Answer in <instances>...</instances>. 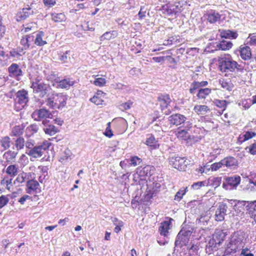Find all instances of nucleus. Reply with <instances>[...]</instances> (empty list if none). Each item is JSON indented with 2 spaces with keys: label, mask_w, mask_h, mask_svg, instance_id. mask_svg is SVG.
<instances>
[{
  "label": "nucleus",
  "mask_w": 256,
  "mask_h": 256,
  "mask_svg": "<svg viewBox=\"0 0 256 256\" xmlns=\"http://www.w3.org/2000/svg\"><path fill=\"white\" fill-rule=\"evenodd\" d=\"M218 68L222 72H225V75H228L236 70H242L240 65L236 62L232 60L229 54H224L218 56Z\"/></svg>",
  "instance_id": "nucleus-1"
},
{
  "label": "nucleus",
  "mask_w": 256,
  "mask_h": 256,
  "mask_svg": "<svg viewBox=\"0 0 256 256\" xmlns=\"http://www.w3.org/2000/svg\"><path fill=\"white\" fill-rule=\"evenodd\" d=\"M244 234L242 232H235L228 240L224 254L228 255L234 254L244 248Z\"/></svg>",
  "instance_id": "nucleus-2"
},
{
  "label": "nucleus",
  "mask_w": 256,
  "mask_h": 256,
  "mask_svg": "<svg viewBox=\"0 0 256 256\" xmlns=\"http://www.w3.org/2000/svg\"><path fill=\"white\" fill-rule=\"evenodd\" d=\"M68 98L62 93H53L45 100L44 102L50 108L60 109L66 106Z\"/></svg>",
  "instance_id": "nucleus-3"
},
{
  "label": "nucleus",
  "mask_w": 256,
  "mask_h": 256,
  "mask_svg": "<svg viewBox=\"0 0 256 256\" xmlns=\"http://www.w3.org/2000/svg\"><path fill=\"white\" fill-rule=\"evenodd\" d=\"M30 88L33 89L34 92L40 98L48 96L52 90L49 84L44 83L41 78H38L31 81Z\"/></svg>",
  "instance_id": "nucleus-4"
},
{
  "label": "nucleus",
  "mask_w": 256,
  "mask_h": 256,
  "mask_svg": "<svg viewBox=\"0 0 256 256\" xmlns=\"http://www.w3.org/2000/svg\"><path fill=\"white\" fill-rule=\"evenodd\" d=\"M28 92L24 90H20L16 94L14 100V109L20 111L26 105L28 102Z\"/></svg>",
  "instance_id": "nucleus-5"
},
{
  "label": "nucleus",
  "mask_w": 256,
  "mask_h": 256,
  "mask_svg": "<svg viewBox=\"0 0 256 256\" xmlns=\"http://www.w3.org/2000/svg\"><path fill=\"white\" fill-rule=\"evenodd\" d=\"M34 35H26L23 36L20 40V44L22 46V48H18L17 51L12 52L11 54L13 56H22L24 54V50L28 49L32 42L34 41Z\"/></svg>",
  "instance_id": "nucleus-6"
},
{
  "label": "nucleus",
  "mask_w": 256,
  "mask_h": 256,
  "mask_svg": "<svg viewBox=\"0 0 256 256\" xmlns=\"http://www.w3.org/2000/svg\"><path fill=\"white\" fill-rule=\"evenodd\" d=\"M50 146V142L44 141L42 144L34 146L31 150H26V153L32 158H40L42 156L46 150H48Z\"/></svg>",
  "instance_id": "nucleus-7"
},
{
  "label": "nucleus",
  "mask_w": 256,
  "mask_h": 256,
  "mask_svg": "<svg viewBox=\"0 0 256 256\" xmlns=\"http://www.w3.org/2000/svg\"><path fill=\"white\" fill-rule=\"evenodd\" d=\"M170 164L179 170H185L188 162L184 158L171 156L169 158Z\"/></svg>",
  "instance_id": "nucleus-8"
},
{
  "label": "nucleus",
  "mask_w": 256,
  "mask_h": 256,
  "mask_svg": "<svg viewBox=\"0 0 256 256\" xmlns=\"http://www.w3.org/2000/svg\"><path fill=\"white\" fill-rule=\"evenodd\" d=\"M153 168L150 166H146L142 168H138L137 169L136 174L134 175V180L136 181L139 179L138 182L140 181L146 180V177L152 175V170Z\"/></svg>",
  "instance_id": "nucleus-9"
},
{
  "label": "nucleus",
  "mask_w": 256,
  "mask_h": 256,
  "mask_svg": "<svg viewBox=\"0 0 256 256\" xmlns=\"http://www.w3.org/2000/svg\"><path fill=\"white\" fill-rule=\"evenodd\" d=\"M32 116L35 120L40 121L42 120H46V118H52V114L48 110L42 108L34 110Z\"/></svg>",
  "instance_id": "nucleus-10"
},
{
  "label": "nucleus",
  "mask_w": 256,
  "mask_h": 256,
  "mask_svg": "<svg viewBox=\"0 0 256 256\" xmlns=\"http://www.w3.org/2000/svg\"><path fill=\"white\" fill-rule=\"evenodd\" d=\"M241 178L239 176L234 175L226 178V182L222 184L223 188L226 190H231L236 187L240 184Z\"/></svg>",
  "instance_id": "nucleus-11"
},
{
  "label": "nucleus",
  "mask_w": 256,
  "mask_h": 256,
  "mask_svg": "<svg viewBox=\"0 0 256 256\" xmlns=\"http://www.w3.org/2000/svg\"><path fill=\"white\" fill-rule=\"evenodd\" d=\"M232 46L233 44L230 41L223 40L221 41L220 43L216 44V46H215L214 50H208L209 48V47H208L206 48V50L210 52H213L214 51L220 50H227L230 49L232 48Z\"/></svg>",
  "instance_id": "nucleus-12"
},
{
  "label": "nucleus",
  "mask_w": 256,
  "mask_h": 256,
  "mask_svg": "<svg viewBox=\"0 0 256 256\" xmlns=\"http://www.w3.org/2000/svg\"><path fill=\"white\" fill-rule=\"evenodd\" d=\"M34 13V10L28 6V8H24L21 11L18 12L16 19L17 21L23 20L33 14Z\"/></svg>",
  "instance_id": "nucleus-13"
},
{
  "label": "nucleus",
  "mask_w": 256,
  "mask_h": 256,
  "mask_svg": "<svg viewBox=\"0 0 256 256\" xmlns=\"http://www.w3.org/2000/svg\"><path fill=\"white\" fill-rule=\"evenodd\" d=\"M226 210L227 206L226 204H220L215 212V220L218 222L224 220Z\"/></svg>",
  "instance_id": "nucleus-14"
},
{
  "label": "nucleus",
  "mask_w": 256,
  "mask_h": 256,
  "mask_svg": "<svg viewBox=\"0 0 256 256\" xmlns=\"http://www.w3.org/2000/svg\"><path fill=\"white\" fill-rule=\"evenodd\" d=\"M26 186L28 187L26 192L29 194L40 192L39 183L36 180H32L28 181Z\"/></svg>",
  "instance_id": "nucleus-15"
},
{
  "label": "nucleus",
  "mask_w": 256,
  "mask_h": 256,
  "mask_svg": "<svg viewBox=\"0 0 256 256\" xmlns=\"http://www.w3.org/2000/svg\"><path fill=\"white\" fill-rule=\"evenodd\" d=\"M186 118L182 114H176L169 116L168 120L172 125L178 126L184 123Z\"/></svg>",
  "instance_id": "nucleus-16"
},
{
  "label": "nucleus",
  "mask_w": 256,
  "mask_h": 256,
  "mask_svg": "<svg viewBox=\"0 0 256 256\" xmlns=\"http://www.w3.org/2000/svg\"><path fill=\"white\" fill-rule=\"evenodd\" d=\"M224 166L230 169H234L238 166V160L232 156H227L222 160Z\"/></svg>",
  "instance_id": "nucleus-17"
},
{
  "label": "nucleus",
  "mask_w": 256,
  "mask_h": 256,
  "mask_svg": "<svg viewBox=\"0 0 256 256\" xmlns=\"http://www.w3.org/2000/svg\"><path fill=\"white\" fill-rule=\"evenodd\" d=\"M162 10L163 13L168 16L176 15L180 10V8L178 6L174 5L164 6L162 7Z\"/></svg>",
  "instance_id": "nucleus-18"
},
{
  "label": "nucleus",
  "mask_w": 256,
  "mask_h": 256,
  "mask_svg": "<svg viewBox=\"0 0 256 256\" xmlns=\"http://www.w3.org/2000/svg\"><path fill=\"white\" fill-rule=\"evenodd\" d=\"M246 210L250 218L253 219L256 223V200L248 204Z\"/></svg>",
  "instance_id": "nucleus-19"
},
{
  "label": "nucleus",
  "mask_w": 256,
  "mask_h": 256,
  "mask_svg": "<svg viewBox=\"0 0 256 256\" xmlns=\"http://www.w3.org/2000/svg\"><path fill=\"white\" fill-rule=\"evenodd\" d=\"M49 121L47 120H43L42 124L44 126L43 128L44 131L47 134L50 136H54L58 132V129L52 124H48Z\"/></svg>",
  "instance_id": "nucleus-20"
},
{
  "label": "nucleus",
  "mask_w": 256,
  "mask_h": 256,
  "mask_svg": "<svg viewBox=\"0 0 256 256\" xmlns=\"http://www.w3.org/2000/svg\"><path fill=\"white\" fill-rule=\"evenodd\" d=\"M226 233L224 230H216L212 234V237L214 238L217 244L220 246L226 238Z\"/></svg>",
  "instance_id": "nucleus-21"
},
{
  "label": "nucleus",
  "mask_w": 256,
  "mask_h": 256,
  "mask_svg": "<svg viewBox=\"0 0 256 256\" xmlns=\"http://www.w3.org/2000/svg\"><path fill=\"white\" fill-rule=\"evenodd\" d=\"M171 220H172V219L170 218L168 221H164L161 223L159 227V232L162 236H164V237L167 236L168 230L170 228Z\"/></svg>",
  "instance_id": "nucleus-22"
},
{
  "label": "nucleus",
  "mask_w": 256,
  "mask_h": 256,
  "mask_svg": "<svg viewBox=\"0 0 256 256\" xmlns=\"http://www.w3.org/2000/svg\"><path fill=\"white\" fill-rule=\"evenodd\" d=\"M57 85L56 87L57 88H69L71 86L74 84V82L70 80V78H66L62 80L56 81Z\"/></svg>",
  "instance_id": "nucleus-23"
},
{
  "label": "nucleus",
  "mask_w": 256,
  "mask_h": 256,
  "mask_svg": "<svg viewBox=\"0 0 256 256\" xmlns=\"http://www.w3.org/2000/svg\"><path fill=\"white\" fill-rule=\"evenodd\" d=\"M206 16L208 21L211 24L215 23L220 18V15L219 13L214 10H212L208 12Z\"/></svg>",
  "instance_id": "nucleus-24"
},
{
  "label": "nucleus",
  "mask_w": 256,
  "mask_h": 256,
  "mask_svg": "<svg viewBox=\"0 0 256 256\" xmlns=\"http://www.w3.org/2000/svg\"><path fill=\"white\" fill-rule=\"evenodd\" d=\"M240 54L241 58L244 60L250 58L252 56L251 50L248 46H243L240 48Z\"/></svg>",
  "instance_id": "nucleus-25"
},
{
  "label": "nucleus",
  "mask_w": 256,
  "mask_h": 256,
  "mask_svg": "<svg viewBox=\"0 0 256 256\" xmlns=\"http://www.w3.org/2000/svg\"><path fill=\"white\" fill-rule=\"evenodd\" d=\"M158 100L162 110L166 108L171 102L168 95H162L158 96Z\"/></svg>",
  "instance_id": "nucleus-26"
},
{
  "label": "nucleus",
  "mask_w": 256,
  "mask_h": 256,
  "mask_svg": "<svg viewBox=\"0 0 256 256\" xmlns=\"http://www.w3.org/2000/svg\"><path fill=\"white\" fill-rule=\"evenodd\" d=\"M10 76H18L22 75V71L18 66L16 64H12L8 68Z\"/></svg>",
  "instance_id": "nucleus-27"
},
{
  "label": "nucleus",
  "mask_w": 256,
  "mask_h": 256,
  "mask_svg": "<svg viewBox=\"0 0 256 256\" xmlns=\"http://www.w3.org/2000/svg\"><path fill=\"white\" fill-rule=\"evenodd\" d=\"M219 32L221 37L224 38H236L238 36V34L236 32H234L229 30H220Z\"/></svg>",
  "instance_id": "nucleus-28"
},
{
  "label": "nucleus",
  "mask_w": 256,
  "mask_h": 256,
  "mask_svg": "<svg viewBox=\"0 0 256 256\" xmlns=\"http://www.w3.org/2000/svg\"><path fill=\"white\" fill-rule=\"evenodd\" d=\"M256 136V132L251 131H247L244 134H240L238 140L240 143H242V142L254 138Z\"/></svg>",
  "instance_id": "nucleus-29"
},
{
  "label": "nucleus",
  "mask_w": 256,
  "mask_h": 256,
  "mask_svg": "<svg viewBox=\"0 0 256 256\" xmlns=\"http://www.w3.org/2000/svg\"><path fill=\"white\" fill-rule=\"evenodd\" d=\"M234 210L236 211H239L240 212H243L244 210V207L246 208L248 204H250V202L246 201H240L234 200Z\"/></svg>",
  "instance_id": "nucleus-30"
},
{
  "label": "nucleus",
  "mask_w": 256,
  "mask_h": 256,
  "mask_svg": "<svg viewBox=\"0 0 256 256\" xmlns=\"http://www.w3.org/2000/svg\"><path fill=\"white\" fill-rule=\"evenodd\" d=\"M194 110L199 115H204L210 110L208 107L205 105H196L194 106Z\"/></svg>",
  "instance_id": "nucleus-31"
},
{
  "label": "nucleus",
  "mask_w": 256,
  "mask_h": 256,
  "mask_svg": "<svg viewBox=\"0 0 256 256\" xmlns=\"http://www.w3.org/2000/svg\"><path fill=\"white\" fill-rule=\"evenodd\" d=\"M118 36V32L116 30H112L110 32H107L104 33L100 38V41L104 40H110L114 39Z\"/></svg>",
  "instance_id": "nucleus-32"
},
{
  "label": "nucleus",
  "mask_w": 256,
  "mask_h": 256,
  "mask_svg": "<svg viewBox=\"0 0 256 256\" xmlns=\"http://www.w3.org/2000/svg\"><path fill=\"white\" fill-rule=\"evenodd\" d=\"M36 38H34V44L38 46H42L46 44V41L42 40V37L44 36V33L42 32H39L36 34L34 36Z\"/></svg>",
  "instance_id": "nucleus-33"
},
{
  "label": "nucleus",
  "mask_w": 256,
  "mask_h": 256,
  "mask_svg": "<svg viewBox=\"0 0 256 256\" xmlns=\"http://www.w3.org/2000/svg\"><path fill=\"white\" fill-rule=\"evenodd\" d=\"M219 246H220L216 242V240H214V238H213L212 237L211 238H210L208 244H206V250L210 252L212 250H216L217 249H218Z\"/></svg>",
  "instance_id": "nucleus-34"
},
{
  "label": "nucleus",
  "mask_w": 256,
  "mask_h": 256,
  "mask_svg": "<svg viewBox=\"0 0 256 256\" xmlns=\"http://www.w3.org/2000/svg\"><path fill=\"white\" fill-rule=\"evenodd\" d=\"M189 241V238L187 237L184 236H180V238H178V234L176 236V239L175 242V246H178L180 248L182 247L183 246H186L188 243Z\"/></svg>",
  "instance_id": "nucleus-35"
},
{
  "label": "nucleus",
  "mask_w": 256,
  "mask_h": 256,
  "mask_svg": "<svg viewBox=\"0 0 256 256\" xmlns=\"http://www.w3.org/2000/svg\"><path fill=\"white\" fill-rule=\"evenodd\" d=\"M146 144L147 146L153 148H156L158 146V141L156 140L154 136L152 134L150 135L147 138L146 142Z\"/></svg>",
  "instance_id": "nucleus-36"
},
{
  "label": "nucleus",
  "mask_w": 256,
  "mask_h": 256,
  "mask_svg": "<svg viewBox=\"0 0 256 256\" xmlns=\"http://www.w3.org/2000/svg\"><path fill=\"white\" fill-rule=\"evenodd\" d=\"M176 135L178 138L184 140L190 138V134L189 132L184 129H179L177 132Z\"/></svg>",
  "instance_id": "nucleus-37"
},
{
  "label": "nucleus",
  "mask_w": 256,
  "mask_h": 256,
  "mask_svg": "<svg viewBox=\"0 0 256 256\" xmlns=\"http://www.w3.org/2000/svg\"><path fill=\"white\" fill-rule=\"evenodd\" d=\"M211 92V90L208 88H200L197 94V96L200 99H204Z\"/></svg>",
  "instance_id": "nucleus-38"
},
{
  "label": "nucleus",
  "mask_w": 256,
  "mask_h": 256,
  "mask_svg": "<svg viewBox=\"0 0 256 256\" xmlns=\"http://www.w3.org/2000/svg\"><path fill=\"white\" fill-rule=\"evenodd\" d=\"M51 16L52 20L56 22H64L66 19L65 15L62 13H52Z\"/></svg>",
  "instance_id": "nucleus-39"
},
{
  "label": "nucleus",
  "mask_w": 256,
  "mask_h": 256,
  "mask_svg": "<svg viewBox=\"0 0 256 256\" xmlns=\"http://www.w3.org/2000/svg\"><path fill=\"white\" fill-rule=\"evenodd\" d=\"M18 154V151L8 150L4 154V158L8 162L13 160Z\"/></svg>",
  "instance_id": "nucleus-40"
},
{
  "label": "nucleus",
  "mask_w": 256,
  "mask_h": 256,
  "mask_svg": "<svg viewBox=\"0 0 256 256\" xmlns=\"http://www.w3.org/2000/svg\"><path fill=\"white\" fill-rule=\"evenodd\" d=\"M221 178H208V184H210L214 188H216L219 186L221 183Z\"/></svg>",
  "instance_id": "nucleus-41"
},
{
  "label": "nucleus",
  "mask_w": 256,
  "mask_h": 256,
  "mask_svg": "<svg viewBox=\"0 0 256 256\" xmlns=\"http://www.w3.org/2000/svg\"><path fill=\"white\" fill-rule=\"evenodd\" d=\"M216 106L220 108L223 112L226 108L228 102L225 100H214L213 102Z\"/></svg>",
  "instance_id": "nucleus-42"
},
{
  "label": "nucleus",
  "mask_w": 256,
  "mask_h": 256,
  "mask_svg": "<svg viewBox=\"0 0 256 256\" xmlns=\"http://www.w3.org/2000/svg\"><path fill=\"white\" fill-rule=\"evenodd\" d=\"M14 146L16 148V151L24 148L25 146V141L23 138L19 137L15 141Z\"/></svg>",
  "instance_id": "nucleus-43"
},
{
  "label": "nucleus",
  "mask_w": 256,
  "mask_h": 256,
  "mask_svg": "<svg viewBox=\"0 0 256 256\" xmlns=\"http://www.w3.org/2000/svg\"><path fill=\"white\" fill-rule=\"evenodd\" d=\"M198 246L192 244L188 251V256H200L198 254Z\"/></svg>",
  "instance_id": "nucleus-44"
},
{
  "label": "nucleus",
  "mask_w": 256,
  "mask_h": 256,
  "mask_svg": "<svg viewBox=\"0 0 256 256\" xmlns=\"http://www.w3.org/2000/svg\"><path fill=\"white\" fill-rule=\"evenodd\" d=\"M247 44L250 46H256V34H250L247 38Z\"/></svg>",
  "instance_id": "nucleus-45"
},
{
  "label": "nucleus",
  "mask_w": 256,
  "mask_h": 256,
  "mask_svg": "<svg viewBox=\"0 0 256 256\" xmlns=\"http://www.w3.org/2000/svg\"><path fill=\"white\" fill-rule=\"evenodd\" d=\"M6 172L11 176H14L17 174L18 168L14 165H10L6 168Z\"/></svg>",
  "instance_id": "nucleus-46"
},
{
  "label": "nucleus",
  "mask_w": 256,
  "mask_h": 256,
  "mask_svg": "<svg viewBox=\"0 0 256 256\" xmlns=\"http://www.w3.org/2000/svg\"><path fill=\"white\" fill-rule=\"evenodd\" d=\"M10 138L8 136H5L2 138L0 140L1 146L4 149H7L10 148Z\"/></svg>",
  "instance_id": "nucleus-47"
},
{
  "label": "nucleus",
  "mask_w": 256,
  "mask_h": 256,
  "mask_svg": "<svg viewBox=\"0 0 256 256\" xmlns=\"http://www.w3.org/2000/svg\"><path fill=\"white\" fill-rule=\"evenodd\" d=\"M106 82V80L105 78H96L94 81L93 82V84L96 86H98L100 87L103 86H105Z\"/></svg>",
  "instance_id": "nucleus-48"
},
{
  "label": "nucleus",
  "mask_w": 256,
  "mask_h": 256,
  "mask_svg": "<svg viewBox=\"0 0 256 256\" xmlns=\"http://www.w3.org/2000/svg\"><path fill=\"white\" fill-rule=\"evenodd\" d=\"M132 104L133 102L132 101L128 100L127 102L120 104L119 108L122 111L129 110L131 108Z\"/></svg>",
  "instance_id": "nucleus-49"
},
{
  "label": "nucleus",
  "mask_w": 256,
  "mask_h": 256,
  "mask_svg": "<svg viewBox=\"0 0 256 256\" xmlns=\"http://www.w3.org/2000/svg\"><path fill=\"white\" fill-rule=\"evenodd\" d=\"M187 190V188H185L180 189L176 194L174 196V200L180 201L182 198L183 196L186 194Z\"/></svg>",
  "instance_id": "nucleus-50"
},
{
  "label": "nucleus",
  "mask_w": 256,
  "mask_h": 256,
  "mask_svg": "<svg viewBox=\"0 0 256 256\" xmlns=\"http://www.w3.org/2000/svg\"><path fill=\"white\" fill-rule=\"evenodd\" d=\"M23 132V129L20 126H14L12 130V133L13 136H17L22 134Z\"/></svg>",
  "instance_id": "nucleus-51"
},
{
  "label": "nucleus",
  "mask_w": 256,
  "mask_h": 256,
  "mask_svg": "<svg viewBox=\"0 0 256 256\" xmlns=\"http://www.w3.org/2000/svg\"><path fill=\"white\" fill-rule=\"evenodd\" d=\"M192 234V231L191 230H186L182 229L178 233V238H180V236H182L190 238Z\"/></svg>",
  "instance_id": "nucleus-52"
},
{
  "label": "nucleus",
  "mask_w": 256,
  "mask_h": 256,
  "mask_svg": "<svg viewBox=\"0 0 256 256\" xmlns=\"http://www.w3.org/2000/svg\"><path fill=\"white\" fill-rule=\"evenodd\" d=\"M224 167L222 160L218 162L214 163L211 165L210 168L212 171H216L222 167Z\"/></svg>",
  "instance_id": "nucleus-53"
},
{
  "label": "nucleus",
  "mask_w": 256,
  "mask_h": 256,
  "mask_svg": "<svg viewBox=\"0 0 256 256\" xmlns=\"http://www.w3.org/2000/svg\"><path fill=\"white\" fill-rule=\"evenodd\" d=\"M241 252L239 256H254L252 252L248 248H245L241 249Z\"/></svg>",
  "instance_id": "nucleus-54"
},
{
  "label": "nucleus",
  "mask_w": 256,
  "mask_h": 256,
  "mask_svg": "<svg viewBox=\"0 0 256 256\" xmlns=\"http://www.w3.org/2000/svg\"><path fill=\"white\" fill-rule=\"evenodd\" d=\"M130 164L135 166L140 164L142 162V159L136 156H135L130 158Z\"/></svg>",
  "instance_id": "nucleus-55"
},
{
  "label": "nucleus",
  "mask_w": 256,
  "mask_h": 256,
  "mask_svg": "<svg viewBox=\"0 0 256 256\" xmlns=\"http://www.w3.org/2000/svg\"><path fill=\"white\" fill-rule=\"evenodd\" d=\"M70 53V51L66 50L65 52L63 53V54L60 56V60L64 62H67L68 60L70 59V57L69 56Z\"/></svg>",
  "instance_id": "nucleus-56"
},
{
  "label": "nucleus",
  "mask_w": 256,
  "mask_h": 256,
  "mask_svg": "<svg viewBox=\"0 0 256 256\" xmlns=\"http://www.w3.org/2000/svg\"><path fill=\"white\" fill-rule=\"evenodd\" d=\"M252 100H244L242 102L241 105L244 108V110L248 109L252 104Z\"/></svg>",
  "instance_id": "nucleus-57"
},
{
  "label": "nucleus",
  "mask_w": 256,
  "mask_h": 256,
  "mask_svg": "<svg viewBox=\"0 0 256 256\" xmlns=\"http://www.w3.org/2000/svg\"><path fill=\"white\" fill-rule=\"evenodd\" d=\"M200 89V88L198 86L197 84V82H193L191 85L190 88V93L194 94L196 92V90H198Z\"/></svg>",
  "instance_id": "nucleus-58"
},
{
  "label": "nucleus",
  "mask_w": 256,
  "mask_h": 256,
  "mask_svg": "<svg viewBox=\"0 0 256 256\" xmlns=\"http://www.w3.org/2000/svg\"><path fill=\"white\" fill-rule=\"evenodd\" d=\"M90 101L96 105L102 104L103 100L102 98H99L98 96H94L90 99Z\"/></svg>",
  "instance_id": "nucleus-59"
},
{
  "label": "nucleus",
  "mask_w": 256,
  "mask_h": 256,
  "mask_svg": "<svg viewBox=\"0 0 256 256\" xmlns=\"http://www.w3.org/2000/svg\"><path fill=\"white\" fill-rule=\"evenodd\" d=\"M8 202V198L5 196H2L0 197V208L6 206Z\"/></svg>",
  "instance_id": "nucleus-60"
},
{
  "label": "nucleus",
  "mask_w": 256,
  "mask_h": 256,
  "mask_svg": "<svg viewBox=\"0 0 256 256\" xmlns=\"http://www.w3.org/2000/svg\"><path fill=\"white\" fill-rule=\"evenodd\" d=\"M248 149L249 152L253 155L256 154V142L253 144L246 148V150Z\"/></svg>",
  "instance_id": "nucleus-61"
},
{
  "label": "nucleus",
  "mask_w": 256,
  "mask_h": 256,
  "mask_svg": "<svg viewBox=\"0 0 256 256\" xmlns=\"http://www.w3.org/2000/svg\"><path fill=\"white\" fill-rule=\"evenodd\" d=\"M206 182H197L194 183L192 186V187L194 190H198L201 187L204 186H205Z\"/></svg>",
  "instance_id": "nucleus-62"
},
{
  "label": "nucleus",
  "mask_w": 256,
  "mask_h": 256,
  "mask_svg": "<svg viewBox=\"0 0 256 256\" xmlns=\"http://www.w3.org/2000/svg\"><path fill=\"white\" fill-rule=\"evenodd\" d=\"M27 130L30 132L32 134L36 132L38 130V127L36 124H32L28 126L26 128Z\"/></svg>",
  "instance_id": "nucleus-63"
},
{
  "label": "nucleus",
  "mask_w": 256,
  "mask_h": 256,
  "mask_svg": "<svg viewBox=\"0 0 256 256\" xmlns=\"http://www.w3.org/2000/svg\"><path fill=\"white\" fill-rule=\"evenodd\" d=\"M222 87L228 90H231V86L230 84H228V82L224 81V80H220V82Z\"/></svg>",
  "instance_id": "nucleus-64"
}]
</instances>
